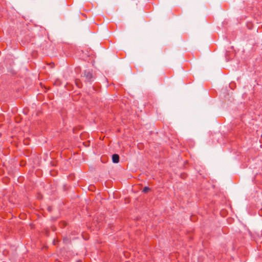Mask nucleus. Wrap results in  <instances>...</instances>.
I'll use <instances>...</instances> for the list:
<instances>
[{
	"label": "nucleus",
	"instance_id": "obj_1",
	"mask_svg": "<svg viewBox=\"0 0 262 262\" xmlns=\"http://www.w3.org/2000/svg\"><path fill=\"white\" fill-rule=\"evenodd\" d=\"M83 74L84 76L85 77L86 79L88 81H91L93 78V74L90 70L84 71Z\"/></svg>",
	"mask_w": 262,
	"mask_h": 262
},
{
	"label": "nucleus",
	"instance_id": "obj_2",
	"mask_svg": "<svg viewBox=\"0 0 262 262\" xmlns=\"http://www.w3.org/2000/svg\"><path fill=\"white\" fill-rule=\"evenodd\" d=\"M112 160L113 163H118L119 161V156L117 154H114L112 156Z\"/></svg>",
	"mask_w": 262,
	"mask_h": 262
},
{
	"label": "nucleus",
	"instance_id": "obj_3",
	"mask_svg": "<svg viewBox=\"0 0 262 262\" xmlns=\"http://www.w3.org/2000/svg\"><path fill=\"white\" fill-rule=\"evenodd\" d=\"M149 190H150V188L149 187H144L142 191L144 193H146V192H148Z\"/></svg>",
	"mask_w": 262,
	"mask_h": 262
},
{
	"label": "nucleus",
	"instance_id": "obj_4",
	"mask_svg": "<svg viewBox=\"0 0 262 262\" xmlns=\"http://www.w3.org/2000/svg\"><path fill=\"white\" fill-rule=\"evenodd\" d=\"M58 242V241H55V239H54L53 242V244L55 245L57 244V243Z\"/></svg>",
	"mask_w": 262,
	"mask_h": 262
},
{
	"label": "nucleus",
	"instance_id": "obj_5",
	"mask_svg": "<svg viewBox=\"0 0 262 262\" xmlns=\"http://www.w3.org/2000/svg\"><path fill=\"white\" fill-rule=\"evenodd\" d=\"M77 262H82L81 260H79Z\"/></svg>",
	"mask_w": 262,
	"mask_h": 262
}]
</instances>
